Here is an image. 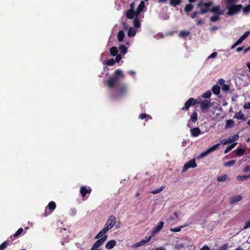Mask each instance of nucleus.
<instances>
[{
    "label": "nucleus",
    "instance_id": "obj_1",
    "mask_svg": "<svg viewBox=\"0 0 250 250\" xmlns=\"http://www.w3.org/2000/svg\"><path fill=\"white\" fill-rule=\"evenodd\" d=\"M242 8V5L241 4L227 5V9H228L227 14L230 16L233 15L237 13Z\"/></svg>",
    "mask_w": 250,
    "mask_h": 250
},
{
    "label": "nucleus",
    "instance_id": "obj_2",
    "mask_svg": "<svg viewBox=\"0 0 250 250\" xmlns=\"http://www.w3.org/2000/svg\"><path fill=\"white\" fill-rule=\"evenodd\" d=\"M200 104V108L202 112H207L211 107L210 100H204L198 102Z\"/></svg>",
    "mask_w": 250,
    "mask_h": 250
},
{
    "label": "nucleus",
    "instance_id": "obj_3",
    "mask_svg": "<svg viewBox=\"0 0 250 250\" xmlns=\"http://www.w3.org/2000/svg\"><path fill=\"white\" fill-rule=\"evenodd\" d=\"M198 102L197 100L193 98H190L185 104L184 106H183L181 110L184 111H187L188 110L189 107L191 106H193L198 104Z\"/></svg>",
    "mask_w": 250,
    "mask_h": 250
},
{
    "label": "nucleus",
    "instance_id": "obj_4",
    "mask_svg": "<svg viewBox=\"0 0 250 250\" xmlns=\"http://www.w3.org/2000/svg\"><path fill=\"white\" fill-rule=\"evenodd\" d=\"M56 208V204L55 202L51 201L45 208V210L43 214L44 217H46L51 214Z\"/></svg>",
    "mask_w": 250,
    "mask_h": 250
},
{
    "label": "nucleus",
    "instance_id": "obj_5",
    "mask_svg": "<svg viewBox=\"0 0 250 250\" xmlns=\"http://www.w3.org/2000/svg\"><path fill=\"white\" fill-rule=\"evenodd\" d=\"M116 222V218L114 215H110L107 219L106 223L104 228L108 229V231L111 229L115 225Z\"/></svg>",
    "mask_w": 250,
    "mask_h": 250
},
{
    "label": "nucleus",
    "instance_id": "obj_6",
    "mask_svg": "<svg viewBox=\"0 0 250 250\" xmlns=\"http://www.w3.org/2000/svg\"><path fill=\"white\" fill-rule=\"evenodd\" d=\"M197 167V164L194 159H191L186 163L183 167L182 172H186L189 168H195Z\"/></svg>",
    "mask_w": 250,
    "mask_h": 250
},
{
    "label": "nucleus",
    "instance_id": "obj_7",
    "mask_svg": "<svg viewBox=\"0 0 250 250\" xmlns=\"http://www.w3.org/2000/svg\"><path fill=\"white\" fill-rule=\"evenodd\" d=\"M107 235L104 236V237H102V238L98 240L93 245L91 250H95L101 246H102L104 242L107 240Z\"/></svg>",
    "mask_w": 250,
    "mask_h": 250
},
{
    "label": "nucleus",
    "instance_id": "obj_8",
    "mask_svg": "<svg viewBox=\"0 0 250 250\" xmlns=\"http://www.w3.org/2000/svg\"><path fill=\"white\" fill-rule=\"evenodd\" d=\"M164 224V223L163 221L160 222L159 225L152 231L151 236H149V238H147V239L146 241V242L149 241L150 240L152 236H153L156 233L159 232L163 228Z\"/></svg>",
    "mask_w": 250,
    "mask_h": 250
},
{
    "label": "nucleus",
    "instance_id": "obj_9",
    "mask_svg": "<svg viewBox=\"0 0 250 250\" xmlns=\"http://www.w3.org/2000/svg\"><path fill=\"white\" fill-rule=\"evenodd\" d=\"M80 191L81 196L83 198L86 196V194H89L91 192L92 189L89 187H87L86 186H83L81 187Z\"/></svg>",
    "mask_w": 250,
    "mask_h": 250
},
{
    "label": "nucleus",
    "instance_id": "obj_10",
    "mask_svg": "<svg viewBox=\"0 0 250 250\" xmlns=\"http://www.w3.org/2000/svg\"><path fill=\"white\" fill-rule=\"evenodd\" d=\"M118 80L115 77H113V76L110 77L107 80L106 82V84L108 87L112 88H113L117 83L118 82Z\"/></svg>",
    "mask_w": 250,
    "mask_h": 250
},
{
    "label": "nucleus",
    "instance_id": "obj_11",
    "mask_svg": "<svg viewBox=\"0 0 250 250\" xmlns=\"http://www.w3.org/2000/svg\"><path fill=\"white\" fill-rule=\"evenodd\" d=\"M136 16V11L134 9H128L126 11L125 16L128 19H132Z\"/></svg>",
    "mask_w": 250,
    "mask_h": 250
},
{
    "label": "nucleus",
    "instance_id": "obj_12",
    "mask_svg": "<svg viewBox=\"0 0 250 250\" xmlns=\"http://www.w3.org/2000/svg\"><path fill=\"white\" fill-rule=\"evenodd\" d=\"M210 11L212 13H214L217 15H222L223 14V11L220 10V6H215L210 9Z\"/></svg>",
    "mask_w": 250,
    "mask_h": 250
},
{
    "label": "nucleus",
    "instance_id": "obj_13",
    "mask_svg": "<svg viewBox=\"0 0 250 250\" xmlns=\"http://www.w3.org/2000/svg\"><path fill=\"white\" fill-rule=\"evenodd\" d=\"M108 231V229L106 228H104L95 237V239H101L102 237H104V236L106 235V233Z\"/></svg>",
    "mask_w": 250,
    "mask_h": 250
},
{
    "label": "nucleus",
    "instance_id": "obj_14",
    "mask_svg": "<svg viewBox=\"0 0 250 250\" xmlns=\"http://www.w3.org/2000/svg\"><path fill=\"white\" fill-rule=\"evenodd\" d=\"M242 199V197L240 195H237L234 196H232L230 199V203L231 204H233L238 202L241 201Z\"/></svg>",
    "mask_w": 250,
    "mask_h": 250
},
{
    "label": "nucleus",
    "instance_id": "obj_15",
    "mask_svg": "<svg viewBox=\"0 0 250 250\" xmlns=\"http://www.w3.org/2000/svg\"><path fill=\"white\" fill-rule=\"evenodd\" d=\"M191 135L192 137H197L201 134V130L198 127L190 129Z\"/></svg>",
    "mask_w": 250,
    "mask_h": 250
},
{
    "label": "nucleus",
    "instance_id": "obj_16",
    "mask_svg": "<svg viewBox=\"0 0 250 250\" xmlns=\"http://www.w3.org/2000/svg\"><path fill=\"white\" fill-rule=\"evenodd\" d=\"M145 4L144 1H142L138 6V8L136 11V16H139L140 13L143 11Z\"/></svg>",
    "mask_w": 250,
    "mask_h": 250
},
{
    "label": "nucleus",
    "instance_id": "obj_17",
    "mask_svg": "<svg viewBox=\"0 0 250 250\" xmlns=\"http://www.w3.org/2000/svg\"><path fill=\"white\" fill-rule=\"evenodd\" d=\"M116 244V242L115 240H112L108 241L105 245V248L107 249L110 250L114 248Z\"/></svg>",
    "mask_w": 250,
    "mask_h": 250
},
{
    "label": "nucleus",
    "instance_id": "obj_18",
    "mask_svg": "<svg viewBox=\"0 0 250 250\" xmlns=\"http://www.w3.org/2000/svg\"><path fill=\"white\" fill-rule=\"evenodd\" d=\"M113 77H115L118 81L120 78H124V76L121 70L117 69L115 71L114 75L113 76Z\"/></svg>",
    "mask_w": 250,
    "mask_h": 250
},
{
    "label": "nucleus",
    "instance_id": "obj_19",
    "mask_svg": "<svg viewBox=\"0 0 250 250\" xmlns=\"http://www.w3.org/2000/svg\"><path fill=\"white\" fill-rule=\"evenodd\" d=\"M233 118L237 119L245 120L244 115L241 111L236 113L234 115Z\"/></svg>",
    "mask_w": 250,
    "mask_h": 250
},
{
    "label": "nucleus",
    "instance_id": "obj_20",
    "mask_svg": "<svg viewBox=\"0 0 250 250\" xmlns=\"http://www.w3.org/2000/svg\"><path fill=\"white\" fill-rule=\"evenodd\" d=\"M226 180H230V178L227 174H224L223 175L218 176L217 178V181L218 182H224Z\"/></svg>",
    "mask_w": 250,
    "mask_h": 250
},
{
    "label": "nucleus",
    "instance_id": "obj_21",
    "mask_svg": "<svg viewBox=\"0 0 250 250\" xmlns=\"http://www.w3.org/2000/svg\"><path fill=\"white\" fill-rule=\"evenodd\" d=\"M125 33L123 30H120L117 35L118 41L121 42L123 41L125 38Z\"/></svg>",
    "mask_w": 250,
    "mask_h": 250
},
{
    "label": "nucleus",
    "instance_id": "obj_22",
    "mask_svg": "<svg viewBox=\"0 0 250 250\" xmlns=\"http://www.w3.org/2000/svg\"><path fill=\"white\" fill-rule=\"evenodd\" d=\"M203 6L205 7V8H201L199 14H204L206 13H207L208 11H210V9H209V6H207L206 5V3H203Z\"/></svg>",
    "mask_w": 250,
    "mask_h": 250
},
{
    "label": "nucleus",
    "instance_id": "obj_23",
    "mask_svg": "<svg viewBox=\"0 0 250 250\" xmlns=\"http://www.w3.org/2000/svg\"><path fill=\"white\" fill-rule=\"evenodd\" d=\"M182 2V0H170L169 4L173 7L179 5Z\"/></svg>",
    "mask_w": 250,
    "mask_h": 250
},
{
    "label": "nucleus",
    "instance_id": "obj_24",
    "mask_svg": "<svg viewBox=\"0 0 250 250\" xmlns=\"http://www.w3.org/2000/svg\"><path fill=\"white\" fill-rule=\"evenodd\" d=\"M110 54L112 56H116L118 53V50L116 47L113 46L110 49Z\"/></svg>",
    "mask_w": 250,
    "mask_h": 250
},
{
    "label": "nucleus",
    "instance_id": "obj_25",
    "mask_svg": "<svg viewBox=\"0 0 250 250\" xmlns=\"http://www.w3.org/2000/svg\"><path fill=\"white\" fill-rule=\"evenodd\" d=\"M250 177V174L248 175H238L236 177V179L239 181H243L247 180Z\"/></svg>",
    "mask_w": 250,
    "mask_h": 250
},
{
    "label": "nucleus",
    "instance_id": "obj_26",
    "mask_svg": "<svg viewBox=\"0 0 250 250\" xmlns=\"http://www.w3.org/2000/svg\"><path fill=\"white\" fill-rule=\"evenodd\" d=\"M189 35L190 32L189 31L182 30L179 33V37L180 38H186L189 36Z\"/></svg>",
    "mask_w": 250,
    "mask_h": 250
},
{
    "label": "nucleus",
    "instance_id": "obj_27",
    "mask_svg": "<svg viewBox=\"0 0 250 250\" xmlns=\"http://www.w3.org/2000/svg\"><path fill=\"white\" fill-rule=\"evenodd\" d=\"M119 94L120 96L124 95L126 91V87L125 85H122L118 90Z\"/></svg>",
    "mask_w": 250,
    "mask_h": 250
},
{
    "label": "nucleus",
    "instance_id": "obj_28",
    "mask_svg": "<svg viewBox=\"0 0 250 250\" xmlns=\"http://www.w3.org/2000/svg\"><path fill=\"white\" fill-rule=\"evenodd\" d=\"M138 16H136L135 19L133 20V25L135 28H139L141 25Z\"/></svg>",
    "mask_w": 250,
    "mask_h": 250
},
{
    "label": "nucleus",
    "instance_id": "obj_29",
    "mask_svg": "<svg viewBox=\"0 0 250 250\" xmlns=\"http://www.w3.org/2000/svg\"><path fill=\"white\" fill-rule=\"evenodd\" d=\"M220 86L218 85H214L212 88V91L215 95H218L220 93Z\"/></svg>",
    "mask_w": 250,
    "mask_h": 250
},
{
    "label": "nucleus",
    "instance_id": "obj_30",
    "mask_svg": "<svg viewBox=\"0 0 250 250\" xmlns=\"http://www.w3.org/2000/svg\"><path fill=\"white\" fill-rule=\"evenodd\" d=\"M136 33V31L135 29L133 28L132 27H130L128 29V31L127 33V35L129 37H133L135 35Z\"/></svg>",
    "mask_w": 250,
    "mask_h": 250
},
{
    "label": "nucleus",
    "instance_id": "obj_31",
    "mask_svg": "<svg viewBox=\"0 0 250 250\" xmlns=\"http://www.w3.org/2000/svg\"><path fill=\"white\" fill-rule=\"evenodd\" d=\"M197 113L196 111H193L190 116V120L192 122L195 123L197 120Z\"/></svg>",
    "mask_w": 250,
    "mask_h": 250
},
{
    "label": "nucleus",
    "instance_id": "obj_32",
    "mask_svg": "<svg viewBox=\"0 0 250 250\" xmlns=\"http://www.w3.org/2000/svg\"><path fill=\"white\" fill-rule=\"evenodd\" d=\"M234 125V122L231 119L227 120L225 125L226 128H230L233 126Z\"/></svg>",
    "mask_w": 250,
    "mask_h": 250
},
{
    "label": "nucleus",
    "instance_id": "obj_33",
    "mask_svg": "<svg viewBox=\"0 0 250 250\" xmlns=\"http://www.w3.org/2000/svg\"><path fill=\"white\" fill-rule=\"evenodd\" d=\"M235 151L238 156H241L244 154L245 150L244 148H238Z\"/></svg>",
    "mask_w": 250,
    "mask_h": 250
},
{
    "label": "nucleus",
    "instance_id": "obj_34",
    "mask_svg": "<svg viewBox=\"0 0 250 250\" xmlns=\"http://www.w3.org/2000/svg\"><path fill=\"white\" fill-rule=\"evenodd\" d=\"M237 145V143H233L229 146H228L224 151V153L226 154L233 149Z\"/></svg>",
    "mask_w": 250,
    "mask_h": 250
},
{
    "label": "nucleus",
    "instance_id": "obj_35",
    "mask_svg": "<svg viewBox=\"0 0 250 250\" xmlns=\"http://www.w3.org/2000/svg\"><path fill=\"white\" fill-rule=\"evenodd\" d=\"M120 51L123 54L125 55L127 52V47L125 45H121L119 46Z\"/></svg>",
    "mask_w": 250,
    "mask_h": 250
},
{
    "label": "nucleus",
    "instance_id": "obj_36",
    "mask_svg": "<svg viewBox=\"0 0 250 250\" xmlns=\"http://www.w3.org/2000/svg\"><path fill=\"white\" fill-rule=\"evenodd\" d=\"M193 8V6L191 4H187L185 7V11L187 13H188L192 11Z\"/></svg>",
    "mask_w": 250,
    "mask_h": 250
},
{
    "label": "nucleus",
    "instance_id": "obj_37",
    "mask_svg": "<svg viewBox=\"0 0 250 250\" xmlns=\"http://www.w3.org/2000/svg\"><path fill=\"white\" fill-rule=\"evenodd\" d=\"M164 187H161L160 188H156L154 190H152V191H150V193L154 194H157L162 191L164 189Z\"/></svg>",
    "mask_w": 250,
    "mask_h": 250
},
{
    "label": "nucleus",
    "instance_id": "obj_38",
    "mask_svg": "<svg viewBox=\"0 0 250 250\" xmlns=\"http://www.w3.org/2000/svg\"><path fill=\"white\" fill-rule=\"evenodd\" d=\"M244 14H247L250 12V4H248L244 7H242Z\"/></svg>",
    "mask_w": 250,
    "mask_h": 250
},
{
    "label": "nucleus",
    "instance_id": "obj_39",
    "mask_svg": "<svg viewBox=\"0 0 250 250\" xmlns=\"http://www.w3.org/2000/svg\"><path fill=\"white\" fill-rule=\"evenodd\" d=\"M105 63L107 65L113 66L115 63V61L113 59H109L106 60Z\"/></svg>",
    "mask_w": 250,
    "mask_h": 250
},
{
    "label": "nucleus",
    "instance_id": "obj_40",
    "mask_svg": "<svg viewBox=\"0 0 250 250\" xmlns=\"http://www.w3.org/2000/svg\"><path fill=\"white\" fill-rule=\"evenodd\" d=\"M220 15L216 14L215 15L212 16L210 18V21H211V22H215V21H217L219 19V16Z\"/></svg>",
    "mask_w": 250,
    "mask_h": 250
},
{
    "label": "nucleus",
    "instance_id": "obj_41",
    "mask_svg": "<svg viewBox=\"0 0 250 250\" xmlns=\"http://www.w3.org/2000/svg\"><path fill=\"white\" fill-rule=\"evenodd\" d=\"M239 136L238 134H235L233 136H231L229 138V143H232L233 142H234L238 139Z\"/></svg>",
    "mask_w": 250,
    "mask_h": 250
},
{
    "label": "nucleus",
    "instance_id": "obj_42",
    "mask_svg": "<svg viewBox=\"0 0 250 250\" xmlns=\"http://www.w3.org/2000/svg\"><path fill=\"white\" fill-rule=\"evenodd\" d=\"M235 162H236L235 160L229 161H228V162L225 163L224 165L225 167L232 166L235 164Z\"/></svg>",
    "mask_w": 250,
    "mask_h": 250
},
{
    "label": "nucleus",
    "instance_id": "obj_43",
    "mask_svg": "<svg viewBox=\"0 0 250 250\" xmlns=\"http://www.w3.org/2000/svg\"><path fill=\"white\" fill-rule=\"evenodd\" d=\"M219 146L220 144H217L210 147L208 149V151H209V152H212L216 150L219 147Z\"/></svg>",
    "mask_w": 250,
    "mask_h": 250
},
{
    "label": "nucleus",
    "instance_id": "obj_44",
    "mask_svg": "<svg viewBox=\"0 0 250 250\" xmlns=\"http://www.w3.org/2000/svg\"><path fill=\"white\" fill-rule=\"evenodd\" d=\"M211 95L210 91H207L202 95V97L205 98H209Z\"/></svg>",
    "mask_w": 250,
    "mask_h": 250
},
{
    "label": "nucleus",
    "instance_id": "obj_45",
    "mask_svg": "<svg viewBox=\"0 0 250 250\" xmlns=\"http://www.w3.org/2000/svg\"><path fill=\"white\" fill-rule=\"evenodd\" d=\"M23 230V229L21 228L19 229L16 233L13 234V236L15 237L19 236L22 232Z\"/></svg>",
    "mask_w": 250,
    "mask_h": 250
},
{
    "label": "nucleus",
    "instance_id": "obj_46",
    "mask_svg": "<svg viewBox=\"0 0 250 250\" xmlns=\"http://www.w3.org/2000/svg\"><path fill=\"white\" fill-rule=\"evenodd\" d=\"M7 241H5L0 245V250H4L7 246Z\"/></svg>",
    "mask_w": 250,
    "mask_h": 250
},
{
    "label": "nucleus",
    "instance_id": "obj_47",
    "mask_svg": "<svg viewBox=\"0 0 250 250\" xmlns=\"http://www.w3.org/2000/svg\"><path fill=\"white\" fill-rule=\"evenodd\" d=\"M149 117L150 119L151 118L150 116L149 115L145 114V113H142L139 115V118L143 120L146 118Z\"/></svg>",
    "mask_w": 250,
    "mask_h": 250
},
{
    "label": "nucleus",
    "instance_id": "obj_48",
    "mask_svg": "<svg viewBox=\"0 0 250 250\" xmlns=\"http://www.w3.org/2000/svg\"><path fill=\"white\" fill-rule=\"evenodd\" d=\"M182 228H183L182 226L180 227H176L174 228H171L170 229V231H172V232H179L181 230Z\"/></svg>",
    "mask_w": 250,
    "mask_h": 250
},
{
    "label": "nucleus",
    "instance_id": "obj_49",
    "mask_svg": "<svg viewBox=\"0 0 250 250\" xmlns=\"http://www.w3.org/2000/svg\"><path fill=\"white\" fill-rule=\"evenodd\" d=\"M250 34V31H246L244 33V34L241 37V39L244 40L246 39Z\"/></svg>",
    "mask_w": 250,
    "mask_h": 250
},
{
    "label": "nucleus",
    "instance_id": "obj_50",
    "mask_svg": "<svg viewBox=\"0 0 250 250\" xmlns=\"http://www.w3.org/2000/svg\"><path fill=\"white\" fill-rule=\"evenodd\" d=\"M229 86L228 84H224L222 86V90L224 91H229Z\"/></svg>",
    "mask_w": 250,
    "mask_h": 250
},
{
    "label": "nucleus",
    "instance_id": "obj_51",
    "mask_svg": "<svg viewBox=\"0 0 250 250\" xmlns=\"http://www.w3.org/2000/svg\"><path fill=\"white\" fill-rule=\"evenodd\" d=\"M228 248V245L227 244H225L221 246L218 250H227Z\"/></svg>",
    "mask_w": 250,
    "mask_h": 250
},
{
    "label": "nucleus",
    "instance_id": "obj_52",
    "mask_svg": "<svg viewBox=\"0 0 250 250\" xmlns=\"http://www.w3.org/2000/svg\"><path fill=\"white\" fill-rule=\"evenodd\" d=\"M122 59V55L120 54H117L116 56V58H115V62H118L121 60Z\"/></svg>",
    "mask_w": 250,
    "mask_h": 250
},
{
    "label": "nucleus",
    "instance_id": "obj_53",
    "mask_svg": "<svg viewBox=\"0 0 250 250\" xmlns=\"http://www.w3.org/2000/svg\"><path fill=\"white\" fill-rule=\"evenodd\" d=\"M243 108L245 109H250V102L246 103L243 106Z\"/></svg>",
    "mask_w": 250,
    "mask_h": 250
},
{
    "label": "nucleus",
    "instance_id": "obj_54",
    "mask_svg": "<svg viewBox=\"0 0 250 250\" xmlns=\"http://www.w3.org/2000/svg\"><path fill=\"white\" fill-rule=\"evenodd\" d=\"M234 2V0H226V3L227 5H233Z\"/></svg>",
    "mask_w": 250,
    "mask_h": 250
},
{
    "label": "nucleus",
    "instance_id": "obj_55",
    "mask_svg": "<svg viewBox=\"0 0 250 250\" xmlns=\"http://www.w3.org/2000/svg\"><path fill=\"white\" fill-rule=\"evenodd\" d=\"M250 227V219L245 223V225L244 226V229H247Z\"/></svg>",
    "mask_w": 250,
    "mask_h": 250
},
{
    "label": "nucleus",
    "instance_id": "obj_56",
    "mask_svg": "<svg viewBox=\"0 0 250 250\" xmlns=\"http://www.w3.org/2000/svg\"><path fill=\"white\" fill-rule=\"evenodd\" d=\"M77 213V210L75 208H72L71 209L70 212V214L71 216H75Z\"/></svg>",
    "mask_w": 250,
    "mask_h": 250
},
{
    "label": "nucleus",
    "instance_id": "obj_57",
    "mask_svg": "<svg viewBox=\"0 0 250 250\" xmlns=\"http://www.w3.org/2000/svg\"><path fill=\"white\" fill-rule=\"evenodd\" d=\"M205 21L203 19H199L196 22L197 25H201L204 23Z\"/></svg>",
    "mask_w": 250,
    "mask_h": 250
},
{
    "label": "nucleus",
    "instance_id": "obj_58",
    "mask_svg": "<svg viewBox=\"0 0 250 250\" xmlns=\"http://www.w3.org/2000/svg\"><path fill=\"white\" fill-rule=\"evenodd\" d=\"M217 53L216 52H214L212 54H211V55H210L208 58V59L214 58L217 56Z\"/></svg>",
    "mask_w": 250,
    "mask_h": 250
},
{
    "label": "nucleus",
    "instance_id": "obj_59",
    "mask_svg": "<svg viewBox=\"0 0 250 250\" xmlns=\"http://www.w3.org/2000/svg\"><path fill=\"white\" fill-rule=\"evenodd\" d=\"M209 153H210L209 151H208V149L206 151L202 152L201 153V157H205V156L207 155Z\"/></svg>",
    "mask_w": 250,
    "mask_h": 250
},
{
    "label": "nucleus",
    "instance_id": "obj_60",
    "mask_svg": "<svg viewBox=\"0 0 250 250\" xmlns=\"http://www.w3.org/2000/svg\"><path fill=\"white\" fill-rule=\"evenodd\" d=\"M249 170H250V166L249 165L246 166L243 169V171L244 172H247L249 171Z\"/></svg>",
    "mask_w": 250,
    "mask_h": 250
},
{
    "label": "nucleus",
    "instance_id": "obj_61",
    "mask_svg": "<svg viewBox=\"0 0 250 250\" xmlns=\"http://www.w3.org/2000/svg\"><path fill=\"white\" fill-rule=\"evenodd\" d=\"M244 40L241 39V38L240 37L236 42H235V45H239L242 43V42Z\"/></svg>",
    "mask_w": 250,
    "mask_h": 250
},
{
    "label": "nucleus",
    "instance_id": "obj_62",
    "mask_svg": "<svg viewBox=\"0 0 250 250\" xmlns=\"http://www.w3.org/2000/svg\"><path fill=\"white\" fill-rule=\"evenodd\" d=\"M198 14H199V12L198 13V12H196V11H195L191 15V18L192 19H194L195 18L196 16Z\"/></svg>",
    "mask_w": 250,
    "mask_h": 250
},
{
    "label": "nucleus",
    "instance_id": "obj_63",
    "mask_svg": "<svg viewBox=\"0 0 250 250\" xmlns=\"http://www.w3.org/2000/svg\"><path fill=\"white\" fill-rule=\"evenodd\" d=\"M200 250H210L209 247L207 245L203 246Z\"/></svg>",
    "mask_w": 250,
    "mask_h": 250
},
{
    "label": "nucleus",
    "instance_id": "obj_64",
    "mask_svg": "<svg viewBox=\"0 0 250 250\" xmlns=\"http://www.w3.org/2000/svg\"><path fill=\"white\" fill-rule=\"evenodd\" d=\"M203 2L202 1L199 2L198 4H197V7H199V8H202V7L203 6Z\"/></svg>",
    "mask_w": 250,
    "mask_h": 250
}]
</instances>
